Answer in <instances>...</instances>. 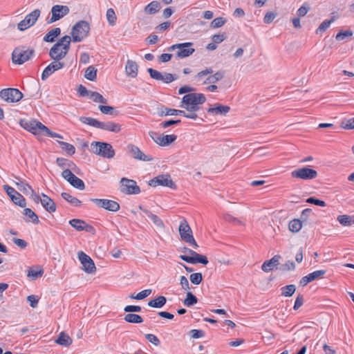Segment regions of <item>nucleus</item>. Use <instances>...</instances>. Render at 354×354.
Wrapping results in <instances>:
<instances>
[{"instance_id": "nucleus-1", "label": "nucleus", "mask_w": 354, "mask_h": 354, "mask_svg": "<svg viewBox=\"0 0 354 354\" xmlns=\"http://www.w3.org/2000/svg\"><path fill=\"white\" fill-rule=\"evenodd\" d=\"M91 151L96 155L104 158H112L115 156V150L110 143L93 141L91 144Z\"/></svg>"}, {"instance_id": "nucleus-2", "label": "nucleus", "mask_w": 354, "mask_h": 354, "mask_svg": "<svg viewBox=\"0 0 354 354\" xmlns=\"http://www.w3.org/2000/svg\"><path fill=\"white\" fill-rule=\"evenodd\" d=\"M35 50L25 46L16 47L12 53V61L16 64H23L28 61L34 55Z\"/></svg>"}, {"instance_id": "nucleus-3", "label": "nucleus", "mask_w": 354, "mask_h": 354, "mask_svg": "<svg viewBox=\"0 0 354 354\" xmlns=\"http://www.w3.org/2000/svg\"><path fill=\"white\" fill-rule=\"evenodd\" d=\"M90 31L89 24L84 20L77 22L72 28V38L73 42H81L86 38Z\"/></svg>"}, {"instance_id": "nucleus-4", "label": "nucleus", "mask_w": 354, "mask_h": 354, "mask_svg": "<svg viewBox=\"0 0 354 354\" xmlns=\"http://www.w3.org/2000/svg\"><path fill=\"white\" fill-rule=\"evenodd\" d=\"M20 126L35 136H44L46 126L37 120H21Z\"/></svg>"}, {"instance_id": "nucleus-5", "label": "nucleus", "mask_w": 354, "mask_h": 354, "mask_svg": "<svg viewBox=\"0 0 354 354\" xmlns=\"http://www.w3.org/2000/svg\"><path fill=\"white\" fill-rule=\"evenodd\" d=\"M206 97L204 94L200 93H191L185 95L180 104V108L189 105H200L205 102Z\"/></svg>"}, {"instance_id": "nucleus-6", "label": "nucleus", "mask_w": 354, "mask_h": 354, "mask_svg": "<svg viewBox=\"0 0 354 354\" xmlns=\"http://www.w3.org/2000/svg\"><path fill=\"white\" fill-rule=\"evenodd\" d=\"M50 12L51 16L46 19L47 24H53L64 17L70 12V9L67 6L54 5L51 8Z\"/></svg>"}, {"instance_id": "nucleus-7", "label": "nucleus", "mask_w": 354, "mask_h": 354, "mask_svg": "<svg viewBox=\"0 0 354 354\" xmlns=\"http://www.w3.org/2000/svg\"><path fill=\"white\" fill-rule=\"evenodd\" d=\"M23 96V93L18 88H8L0 91V97L7 102H18Z\"/></svg>"}, {"instance_id": "nucleus-8", "label": "nucleus", "mask_w": 354, "mask_h": 354, "mask_svg": "<svg viewBox=\"0 0 354 354\" xmlns=\"http://www.w3.org/2000/svg\"><path fill=\"white\" fill-rule=\"evenodd\" d=\"M291 176L295 178L309 180L314 179L317 176V171L308 167H304L293 170L291 172Z\"/></svg>"}, {"instance_id": "nucleus-9", "label": "nucleus", "mask_w": 354, "mask_h": 354, "mask_svg": "<svg viewBox=\"0 0 354 354\" xmlns=\"http://www.w3.org/2000/svg\"><path fill=\"white\" fill-rule=\"evenodd\" d=\"M40 14L41 11L39 9L34 10L30 13L27 15L25 18L18 24L17 28L20 31H24L30 26H32L37 21Z\"/></svg>"}, {"instance_id": "nucleus-10", "label": "nucleus", "mask_w": 354, "mask_h": 354, "mask_svg": "<svg viewBox=\"0 0 354 354\" xmlns=\"http://www.w3.org/2000/svg\"><path fill=\"white\" fill-rule=\"evenodd\" d=\"M89 200L98 207L104 209L107 211L116 212L120 208V204L113 200L105 198H90Z\"/></svg>"}, {"instance_id": "nucleus-11", "label": "nucleus", "mask_w": 354, "mask_h": 354, "mask_svg": "<svg viewBox=\"0 0 354 354\" xmlns=\"http://www.w3.org/2000/svg\"><path fill=\"white\" fill-rule=\"evenodd\" d=\"M120 191L126 194H138L140 192V188L137 185L134 180L127 178H122L120 180Z\"/></svg>"}, {"instance_id": "nucleus-12", "label": "nucleus", "mask_w": 354, "mask_h": 354, "mask_svg": "<svg viewBox=\"0 0 354 354\" xmlns=\"http://www.w3.org/2000/svg\"><path fill=\"white\" fill-rule=\"evenodd\" d=\"M62 176L73 187L80 190L85 189L84 181L77 177L71 170L64 169L62 172Z\"/></svg>"}, {"instance_id": "nucleus-13", "label": "nucleus", "mask_w": 354, "mask_h": 354, "mask_svg": "<svg viewBox=\"0 0 354 354\" xmlns=\"http://www.w3.org/2000/svg\"><path fill=\"white\" fill-rule=\"evenodd\" d=\"M149 185L151 187H156L161 185L169 187L172 189H176V184L172 181L171 176L169 174H161L151 179Z\"/></svg>"}, {"instance_id": "nucleus-14", "label": "nucleus", "mask_w": 354, "mask_h": 354, "mask_svg": "<svg viewBox=\"0 0 354 354\" xmlns=\"http://www.w3.org/2000/svg\"><path fill=\"white\" fill-rule=\"evenodd\" d=\"M3 189L15 205L21 207H25L26 206V198L13 187L8 185H4Z\"/></svg>"}, {"instance_id": "nucleus-15", "label": "nucleus", "mask_w": 354, "mask_h": 354, "mask_svg": "<svg viewBox=\"0 0 354 354\" xmlns=\"http://www.w3.org/2000/svg\"><path fill=\"white\" fill-rule=\"evenodd\" d=\"M78 259L82 265V270L88 273L91 274L95 272L96 268L93 259L84 253L83 251H80L77 253Z\"/></svg>"}, {"instance_id": "nucleus-16", "label": "nucleus", "mask_w": 354, "mask_h": 354, "mask_svg": "<svg viewBox=\"0 0 354 354\" xmlns=\"http://www.w3.org/2000/svg\"><path fill=\"white\" fill-rule=\"evenodd\" d=\"M179 258L186 263L191 264L201 263L205 266L209 262L207 257L205 255L198 254L195 251H194L193 253H191V256L181 254L179 256Z\"/></svg>"}, {"instance_id": "nucleus-17", "label": "nucleus", "mask_w": 354, "mask_h": 354, "mask_svg": "<svg viewBox=\"0 0 354 354\" xmlns=\"http://www.w3.org/2000/svg\"><path fill=\"white\" fill-rule=\"evenodd\" d=\"M194 44L192 42L179 43L178 51L176 55L178 58L184 59L192 55L195 49L192 48Z\"/></svg>"}, {"instance_id": "nucleus-18", "label": "nucleus", "mask_w": 354, "mask_h": 354, "mask_svg": "<svg viewBox=\"0 0 354 354\" xmlns=\"http://www.w3.org/2000/svg\"><path fill=\"white\" fill-rule=\"evenodd\" d=\"M65 66L64 62L59 61L52 62L48 64L43 71L41 73V80H46L49 76H50L55 71L62 69Z\"/></svg>"}, {"instance_id": "nucleus-19", "label": "nucleus", "mask_w": 354, "mask_h": 354, "mask_svg": "<svg viewBox=\"0 0 354 354\" xmlns=\"http://www.w3.org/2000/svg\"><path fill=\"white\" fill-rule=\"evenodd\" d=\"M129 152L131 153L133 158L135 159L142 160L145 162L151 161L153 160V157L149 155H145L142 151L134 145H129L127 146Z\"/></svg>"}, {"instance_id": "nucleus-20", "label": "nucleus", "mask_w": 354, "mask_h": 354, "mask_svg": "<svg viewBox=\"0 0 354 354\" xmlns=\"http://www.w3.org/2000/svg\"><path fill=\"white\" fill-rule=\"evenodd\" d=\"M326 273V270H315L313 272L309 273L308 274L303 277L299 281V285L301 286H306L309 283L322 277Z\"/></svg>"}, {"instance_id": "nucleus-21", "label": "nucleus", "mask_w": 354, "mask_h": 354, "mask_svg": "<svg viewBox=\"0 0 354 354\" xmlns=\"http://www.w3.org/2000/svg\"><path fill=\"white\" fill-rule=\"evenodd\" d=\"M69 224L77 231H85L91 233L95 231L92 225L87 224L84 221L81 219H71L69 221Z\"/></svg>"}, {"instance_id": "nucleus-22", "label": "nucleus", "mask_w": 354, "mask_h": 354, "mask_svg": "<svg viewBox=\"0 0 354 354\" xmlns=\"http://www.w3.org/2000/svg\"><path fill=\"white\" fill-rule=\"evenodd\" d=\"M281 259V255L276 254L270 259L265 261L261 266L262 270L265 272H269L274 269L278 270L279 268L277 266L279 265Z\"/></svg>"}, {"instance_id": "nucleus-23", "label": "nucleus", "mask_w": 354, "mask_h": 354, "mask_svg": "<svg viewBox=\"0 0 354 354\" xmlns=\"http://www.w3.org/2000/svg\"><path fill=\"white\" fill-rule=\"evenodd\" d=\"M179 234L182 241L186 242L193 237V233L191 227L185 219L180 221L178 227Z\"/></svg>"}, {"instance_id": "nucleus-24", "label": "nucleus", "mask_w": 354, "mask_h": 354, "mask_svg": "<svg viewBox=\"0 0 354 354\" xmlns=\"http://www.w3.org/2000/svg\"><path fill=\"white\" fill-rule=\"evenodd\" d=\"M55 43L49 50L50 57L55 61H59L64 58L67 55L68 52H64L62 47H57Z\"/></svg>"}, {"instance_id": "nucleus-25", "label": "nucleus", "mask_w": 354, "mask_h": 354, "mask_svg": "<svg viewBox=\"0 0 354 354\" xmlns=\"http://www.w3.org/2000/svg\"><path fill=\"white\" fill-rule=\"evenodd\" d=\"M230 110V107L219 103L214 104L213 107H209L207 111L208 113L216 115H225Z\"/></svg>"}, {"instance_id": "nucleus-26", "label": "nucleus", "mask_w": 354, "mask_h": 354, "mask_svg": "<svg viewBox=\"0 0 354 354\" xmlns=\"http://www.w3.org/2000/svg\"><path fill=\"white\" fill-rule=\"evenodd\" d=\"M158 115L160 117L167 116V115H185V111L178 110L175 109H171L167 107L164 105H161L160 108H158Z\"/></svg>"}, {"instance_id": "nucleus-27", "label": "nucleus", "mask_w": 354, "mask_h": 354, "mask_svg": "<svg viewBox=\"0 0 354 354\" xmlns=\"http://www.w3.org/2000/svg\"><path fill=\"white\" fill-rule=\"evenodd\" d=\"M138 66L136 62L128 59L125 66V73L127 76L130 77H136L138 75Z\"/></svg>"}, {"instance_id": "nucleus-28", "label": "nucleus", "mask_w": 354, "mask_h": 354, "mask_svg": "<svg viewBox=\"0 0 354 354\" xmlns=\"http://www.w3.org/2000/svg\"><path fill=\"white\" fill-rule=\"evenodd\" d=\"M140 209L147 215L148 218L151 219V221L156 227L161 229L165 227L163 221L157 215L153 214L151 212L147 209L142 208V207H140Z\"/></svg>"}, {"instance_id": "nucleus-29", "label": "nucleus", "mask_w": 354, "mask_h": 354, "mask_svg": "<svg viewBox=\"0 0 354 354\" xmlns=\"http://www.w3.org/2000/svg\"><path fill=\"white\" fill-rule=\"evenodd\" d=\"M23 214L26 216L24 221L26 223L32 222L33 224H38L39 223L38 216L30 208L25 207L23 210Z\"/></svg>"}, {"instance_id": "nucleus-30", "label": "nucleus", "mask_w": 354, "mask_h": 354, "mask_svg": "<svg viewBox=\"0 0 354 354\" xmlns=\"http://www.w3.org/2000/svg\"><path fill=\"white\" fill-rule=\"evenodd\" d=\"M100 129L108 131L113 133H118L121 131V126L118 123L113 122H102Z\"/></svg>"}, {"instance_id": "nucleus-31", "label": "nucleus", "mask_w": 354, "mask_h": 354, "mask_svg": "<svg viewBox=\"0 0 354 354\" xmlns=\"http://www.w3.org/2000/svg\"><path fill=\"white\" fill-rule=\"evenodd\" d=\"M29 91L27 95L29 98L39 99L41 93H39L40 85L39 82H33L29 86Z\"/></svg>"}, {"instance_id": "nucleus-32", "label": "nucleus", "mask_w": 354, "mask_h": 354, "mask_svg": "<svg viewBox=\"0 0 354 354\" xmlns=\"http://www.w3.org/2000/svg\"><path fill=\"white\" fill-rule=\"evenodd\" d=\"M166 303L167 298L165 296H158L155 299L149 300L147 305L151 308H161L166 304Z\"/></svg>"}, {"instance_id": "nucleus-33", "label": "nucleus", "mask_w": 354, "mask_h": 354, "mask_svg": "<svg viewBox=\"0 0 354 354\" xmlns=\"http://www.w3.org/2000/svg\"><path fill=\"white\" fill-rule=\"evenodd\" d=\"M160 8V3L157 1H153L145 7L144 12L147 15H155Z\"/></svg>"}, {"instance_id": "nucleus-34", "label": "nucleus", "mask_w": 354, "mask_h": 354, "mask_svg": "<svg viewBox=\"0 0 354 354\" xmlns=\"http://www.w3.org/2000/svg\"><path fill=\"white\" fill-rule=\"evenodd\" d=\"M41 204L49 213H53L56 211V204L49 196H44V199H42Z\"/></svg>"}, {"instance_id": "nucleus-35", "label": "nucleus", "mask_w": 354, "mask_h": 354, "mask_svg": "<svg viewBox=\"0 0 354 354\" xmlns=\"http://www.w3.org/2000/svg\"><path fill=\"white\" fill-rule=\"evenodd\" d=\"M55 342L61 346H68L72 344L73 341L68 335L64 332H61Z\"/></svg>"}, {"instance_id": "nucleus-36", "label": "nucleus", "mask_w": 354, "mask_h": 354, "mask_svg": "<svg viewBox=\"0 0 354 354\" xmlns=\"http://www.w3.org/2000/svg\"><path fill=\"white\" fill-rule=\"evenodd\" d=\"M61 34V29L59 28H54L48 31L43 38L46 42H54L55 39Z\"/></svg>"}, {"instance_id": "nucleus-37", "label": "nucleus", "mask_w": 354, "mask_h": 354, "mask_svg": "<svg viewBox=\"0 0 354 354\" xmlns=\"http://www.w3.org/2000/svg\"><path fill=\"white\" fill-rule=\"evenodd\" d=\"M71 41H73V38L68 35H65L60 38L57 42V47H62L64 50V52H68L70 49V44Z\"/></svg>"}, {"instance_id": "nucleus-38", "label": "nucleus", "mask_w": 354, "mask_h": 354, "mask_svg": "<svg viewBox=\"0 0 354 354\" xmlns=\"http://www.w3.org/2000/svg\"><path fill=\"white\" fill-rule=\"evenodd\" d=\"M124 320L131 324H141L143 322V318L140 315L135 313L126 314L124 317Z\"/></svg>"}, {"instance_id": "nucleus-39", "label": "nucleus", "mask_w": 354, "mask_h": 354, "mask_svg": "<svg viewBox=\"0 0 354 354\" xmlns=\"http://www.w3.org/2000/svg\"><path fill=\"white\" fill-rule=\"evenodd\" d=\"M61 196L63 199H64L68 203H69L71 205H72L75 207H80L82 204L81 201H80L76 197L71 196L70 194H68L67 192H62L61 194Z\"/></svg>"}, {"instance_id": "nucleus-40", "label": "nucleus", "mask_w": 354, "mask_h": 354, "mask_svg": "<svg viewBox=\"0 0 354 354\" xmlns=\"http://www.w3.org/2000/svg\"><path fill=\"white\" fill-rule=\"evenodd\" d=\"M97 70L93 65L89 66L85 71L84 77L89 81L95 82L97 80Z\"/></svg>"}, {"instance_id": "nucleus-41", "label": "nucleus", "mask_w": 354, "mask_h": 354, "mask_svg": "<svg viewBox=\"0 0 354 354\" xmlns=\"http://www.w3.org/2000/svg\"><path fill=\"white\" fill-rule=\"evenodd\" d=\"M18 189L23 192L26 196H28L30 194V193H33V189L32 187L27 183L26 181H20L19 183H16Z\"/></svg>"}, {"instance_id": "nucleus-42", "label": "nucleus", "mask_w": 354, "mask_h": 354, "mask_svg": "<svg viewBox=\"0 0 354 354\" xmlns=\"http://www.w3.org/2000/svg\"><path fill=\"white\" fill-rule=\"evenodd\" d=\"M302 223L303 221L301 219H292L289 222L288 228L293 233L298 232L302 227Z\"/></svg>"}, {"instance_id": "nucleus-43", "label": "nucleus", "mask_w": 354, "mask_h": 354, "mask_svg": "<svg viewBox=\"0 0 354 354\" xmlns=\"http://www.w3.org/2000/svg\"><path fill=\"white\" fill-rule=\"evenodd\" d=\"M56 163L59 167L64 169L71 170V167H75V163L73 161L64 158H57Z\"/></svg>"}, {"instance_id": "nucleus-44", "label": "nucleus", "mask_w": 354, "mask_h": 354, "mask_svg": "<svg viewBox=\"0 0 354 354\" xmlns=\"http://www.w3.org/2000/svg\"><path fill=\"white\" fill-rule=\"evenodd\" d=\"M80 120L84 124L100 129L102 122L97 120V119L90 117H80Z\"/></svg>"}, {"instance_id": "nucleus-45", "label": "nucleus", "mask_w": 354, "mask_h": 354, "mask_svg": "<svg viewBox=\"0 0 354 354\" xmlns=\"http://www.w3.org/2000/svg\"><path fill=\"white\" fill-rule=\"evenodd\" d=\"M296 291V286L294 284H290L283 286L281 288V295L286 297L292 296Z\"/></svg>"}, {"instance_id": "nucleus-46", "label": "nucleus", "mask_w": 354, "mask_h": 354, "mask_svg": "<svg viewBox=\"0 0 354 354\" xmlns=\"http://www.w3.org/2000/svg\"><path fill=\"white\" fill-rule=\"evenodd\" d=\"M224 77V72L223 71H217L212 75L209 76L206 80L204 82L205 84H215L219 80H222Z\"/></svg>"}, {"instance_id": "nucleus-47", "label": "nucleus", "mask_w": 354, "mask_h": 354, "mask_svg": "<svg viewBox=\"0 0 354 354\" xmlns=\"http://www.w3.org/2000/svg\"><path fill=\"white\" fill-rule=\"evenodd\" d=\"M57 142L59 143L62 149L64 151L68 156H71L75 153V148L73 145L63 141H57Z\"/></svg>"}, {"instance_id": "nucleus-48", "label": "nucleus", "mask_w": 354, "mask_h": 354, "mask_svg": "<svg viewBox=\"0 0 354 354\" xmlns=\"http://www.w3.org/2000/svg\"><path fill=\"white\" fill-rule=\"evenodd\" d=\"M44 274V270L41 267L31 268L28 271L27 276L36 279L41 277Z\"/></svg>"}, {"instance_id": "nucleus-49", "label": "nucleus", "mask_w": 354, "mask_h": 354, "mask_svg": "<svg viewBox=\"0 0 354 354\" xmlns=\"http://www.w3.org/2000/svg\"><path fill=\"white\" fill-rule=\"evenodd\" d=\"M198 302L197 297L191 292H187L186 298L183 301L185 306L191 307Z\"/></svg>"}, {"instance_id": "nucleus-50", "label": "nucleus", "mask_w": 354, "mask_h": 354, "mask_svg": "<svg viewBox=\"0 0 354 354\" xmlns=\"http://www.w3.org/2000/svg\"><path fill=\"white\" fill-rule=\"evenodd\" d=\"M177 139V136L174 134L162 135L160 140V145L162 147L168 146Z\"/></svg>"}, {"instance_id": "nucleus-51", "label": "nucleus", "mask_w": 354, "mask_h": 354, "mask_svg": "<svg viewBox=\"0 0 354 354\" xmlns=\"http://www.w3.org/2000/svg\"><path fill=\"white\" fill-rule=\"evenodd\" d=\"M337 221L343 226H351L354 224V220L352 217L346 214L338 216Z\"/></svg>"}, {"instance_id": "nucleus-52", "label": "nucleus", "mask_w": 354, "mask_h": 354, "mask_svg": "<svg viewBox=\"0 0 354 354\" xmlns=\"http://www.w3.org/2000/svg\"><path fill=\"white\" fill-rule=\"evenodd\" d=\"M335 20V17H331L330 19L324 20L317 28L316 33L319 34L325 32Z\"/></svg>"}, {"instance_id": "nucleus-53", "label": "nucleus", "mask_w": 354, "mask_h": 354, "mask_svg": "<svg viewBox=\"0 0 354 354\" xmlns=\"http://www.w3.org/2000/svg\"><path fill=\"white\" fill-rule=\"evenodd\" d=\"M99 110L106 115H117L118 111L115 110V108L111 106L100 104L98 106Z\"/></svg>"}, {"instance_id": "nucleus-54", "label": "nucleus", "mask_w": 354, "mask_h": 354, "mask_svg": "<svg viewBox=\"0 0 354 354\" xmlns=\"http://www.w3.org/2000/svg\"><path fill=\"white\" fill-rule=\"evenodd\" d=\"M106 17L110 26H113L115 25L117 17L113 8H109L107 10Z\"/></svg>"}, {"instance_id": "nucleus-55", "label": "nucleus", "mask_w": 354, "mask_h": 354, "mask_svg": "<svg viewBox=\"0 0 354 354\" xmlns=\"http://www.w3.org/2000/svg\"><path fill=\"white\" fill-rule=\"evenodd\" d=\"M90 99L93 100V102L97 103L106 104L107 100L104 98L100 93L96 91H92L91 93Z\"/></svg>"}, {"instance_id": "nucleus-56", "label": "nucleus", "mask_w": 354, "mask_h": 354, "mask_svg": "<svg viewBox=\"0 0 354 354\" xmlns=\"http://www.w3.org/2000/svg\"><path fill=\"white\" fill-rule=\"evenodd\" d=\"M353 35V32L351 30H339L337 34L336 35L335 39L337 41L344 40L348 37H351Z\"/></svg>"}, {"instance_id": "nucleus-57", "label": "nucleus", "mask_w": 354, "mask_h": 354, "mask_svg": "<svg viewBox=\"0 0 354 354\" xmlns=\"http://www.w3.org/2000/svg\"><path fill=\"white\" fill-rule=\"evenodd\" d=\"M306 203H310L319 207H326V203L325 201L320 200L316 197L310 196L306 199Z\"/></svg>"}, {"instance_id": "nucleus-58", "label": "nucleus", "mask_w": 354, "mask_h": 354, "mask_svg": "<svg viewBox=\"0 0 354 354\" xmlns=\"http://www.w3.org/2000/svg\"><path fill=\"white\" fill-rule=\"evenodd\" d=\"M147 72L152 79L156 80H162V79H163V74L157 70H155L152 68H147Z\"/></svg>"}, {"instance_id": "nucleus-59", "label": "nucleus", "mask_w": 354, "mask_h": 354, "mask_svg": "<svg viewBox=\"0 0 354 354\" xmlns=\"http://www.w3.org/2000/svg\"><path fill=\"white\" fill-rule=\"evenodd\" d=\"M310 10V6L308 3H304L297 11L299 17H304Z\"/></svg>"}, {"instance_id": "nucleus-60", "label": "nucleus", "mask_w": 354, "mask_h": 354, "mask_svg": "<svg viewBox=\"0 0 354 354\" xmlns=\"http://www.w3.org/2000/svg\"><path fill=\"white\" fill-rule=\"evenodd\" d=\"M295 269V263L292 261H288L286 262V263L281 265L279 268V270L282 272L294 270Z\"/></svg>"}, {"instance_id": "nucleus-61", "label": "nucleus", "mask_w": 354, "mask_h": 354, "mask_svg": "<svg viewBox=\"0 0 354 354\" xmlns=\"http://www.w3.org/2000/svg\"><path fill=\"white\" fill-rule=\"evenodd\" d=\"M191 282L194 285L200 284L203 281V275L201 272H196L190 274Z\"/></svg>"}, {"instance_id": "nucleus-62", "label": "nucleus", "mask_w": 354, "mask_h": 354, "mask_svg": "<svg viewBox=\"0 0 354 354\" xmlns=\"http://www.w3.org/2000/svg\"><path fill=\"white\" fill-rule=\"evenodd\" d=\"M227 20L223 17H216L211 22V27L213 28H218L223 26Z\"/></svg>"}, {"instance_id": "nucleus-63", "label": "nucleus", "mask_w": 354, "mask_h": 354, "mask_svg": "<svg viewBox=\"0 0 354 354\" xmlns=\"http://www.w3.org/2000/svg\"><path fill=\"white\" fill-rule=\"evenodd\" d=\"M341 128L344 129H354V118L344 120L341 123Z\"/></svg>"}, {"instance_id": "nucleus-64", "label": "nucleus", "mask_w": 354, "mask_h": 354, "mask_svg": "<svg viewBox=\"0 0 354 354\" xmlns=\"http://www.w3.org/2000/svg\"><path fill=\"white\" fill-rule=\"evenodd\" d=\"M77 93L80 97H86L88 96L90 97L91 91H88L84 86L82 84H80L77 88Z\"/></svg>"}]
</instances>
